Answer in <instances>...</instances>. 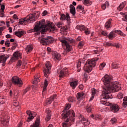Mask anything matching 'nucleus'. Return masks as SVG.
Masks as SVG:
<instances>
[{
  "label": "nucleus",
  "mask_w": 127,
  "mask_h": 127,
  "mask_svg": "<svg viewBox=\"0 0 127 127\" xmlns=\"http://www.w3.org/2000/svg\"><path fill=\"white\" fill-rule=\"evenodd\" d=\"M111 76L108 74H106L102 79V81L104 83V85L102 86V96L103 99H105V100L111 99L112 92H119L121 89V84H119V82H117L112 83H111Z\"/></svg>",
  "instance_id": "f257e3e1"
},
{
  "label": "nucleus",
  "mask_w": 127,
  "mask_h": 127,
  "mask_svg": "<svg viewBox=\"0 0 127 127\" xmlns=\"http://www.w3.org/2000/svg\"><path fill=\"white\" fill-rule=\"evenodd\" d=\"M71 108V104H68L65 107L64 110L63 111L62 114V119H66L67 117H69L70 121L75 122V112L73 110H68Z\"/></svg>",
  "instance_id": "f03ea898"
},
{
  "label": "nucleus",
  "mask_w": 127,
  "mask_h": 127,
  "mask_svg": "<svg viewBox=\"0 0 127 127\" xmlns=\"http://www.w3.org/2000/svg\"><path fill=\"white\" fill-rule=\"evenodd\" d=\"M98 60H99V58H95L91 59L90 61H87L83 67L84 70L87 73L91 72L92 70H93V67L96 66Z\"/></svg>",
  "instance_id": "7ed1b4c3"
},
{
  "label": "nucleus",
  "mask_w": 127,
  "mask_h": 127,
  "mask_svg": "<svg viewBox=\"0 0 127 127\" xmlns=\"http://www.w3.org/2000/svg\"><path fill=\"white\" fill-rule=\"evenodd\" d=\"M41 30V22L40 21L37 22V24L34 26L33 29L30 30V32H36L35 35H40V30Z\"/></svg>",
  "instance_id": "20e7f679"
},
{
  "label": "nucleus",
  "mask_w": 127,
  "mask_h": 127,
  "mask_svg": "<svg viewBox=\"0 0 127 127\" xmlns=\"http://www.w3.org/2000/svg\"><path fill=\"white\" fill-rule=\"evenodd\" d=\"M45 65L46 68L44 70V76L48 78V75L50 74V70H51V63H50V62H47Z\"/></svg>",
  "instance_id": "39448f33"
},
{
  "label": "nucleus",
  "mask_w": 127,
  "mask_h": 127,
  "mask_svg": "<svg viewBox=\"0 0 127 127\" xmlns=\"http://www.w3.org/2000/svg\"><path fill=\"white\" fill-rule=\"evenodd\" d=\"M60 41L63 43V44H64L65 46L66 47L65 51L66 52H70L71 51L72 48L71 46H70V44L68 43V42L66 41V40H64V39L62 38H60L59 39Z\"/></svg>",
  "instance_id": "423d86ee"
},
{
  "label": "nucleus",
  "mask_w": 127,
  "mask_h": 127,
  "mask_svg": "<svg viewBox=\"0 0 127 127\" xmlns=\"http://www.w3.org/2000/svg\"><path fill=\"white\" fill-rule=\"evenodd\" d=\"M12 82L14 85H19V87H21L23 85L22 80L19 78L18 76H13L12 77Z\"/></svg>",
  "instance_id": "0eeeda50"
},
{
  "label": "nucleus",
  "mask_w": 127,
  "mask_h": 127,
  "mask_svg": "<svg viewBox=\"0 0 127 127\" xmlns=\"http://www.w3.org/2000/svg\"><path fill=\"white\" fill-rule=\"evenodd\" d=\"M61 20H62L63 21H64V20H66L67 23L68 24H70L71 23V19L70 18V15H69V13H67L65 15L64 14H61V17L60 18Z\"/></svg>",
  "instance_id": "6e6552de"
},
{
  "label": "nucleus",
  "mask_w": 127,
  "mask_h": 127,
  "mask_svg": "<svg viewBox=\"0 0 127 127\" xmlns=\"http://www.w3.org/2000/svg\"><path fill=\"white\" fill-rule=\"evenodd\" d=\"M28 17L31 22H34L35 19H37L39 17V12H35L33 14H30Z\"/></svg>",
  "instance_id": "1a4fd4ad"
},
{
  "label": "nucleus",
  "mask_w": 127,
  "mask_h": 127,
  "mask_svg": "<svg viewBox=\"0 0 127 127\" xmlns=\"http://www.w3.org/2000/svg\"><path fill=\"white\" fill-rule=\"evenodd\" d=\"M10 55L3 54L0 56V63H2V66H5L6 60L9 58Z\"/></svg>",
  "instance_id": "9d476101"
},
{
  "label": "nucleus",
  "mask_w": 127,
  "mask_h": 127,
  "mask_svg": "<svg viewBox=\"0 0 127 127\" xmlns=\"http://www.w3.org/2000/svg\"><path fill=\"white\" fill-rule=\"evenodd\" d=\"M64 120L65 122L62 123V127H71V126L72 125V124L71 123H74V122L70 120L69 117H67L66 118L64 119Z\"/></svg>",
  "instance_id": "9b49d317"
},
{
  "label": "nucleus",
  "mask_w": 127,
  "mask_h": 127,
  "mask_svg": "<svg viewBox=\"0 0 127 127\" xmlns=\"http://www.w3.org/2000/svg\"><path fill=\"white\" fill-rule=\"evenodd\" d=\"M78 118L79 121H80L81 123L83 124L84 126H89V125H90V122H88V120L84 118V116H83L82 115H80Z\"/></svg>",
  "instance_id": "f8f14e48"
},
{
  "label": "nucleus",
  "mask_w": 127,
  "mask_h": 127,
  "mask_svg": "<svg viewBox=\"0 0 127 127\" xmlns=\"http://www.w3.org/2000/svg\"><path fill=\"white\" fill-rule=\"evenodd\" d=\"M27 115L29 116L27 122L29 123L31 120H33L34 119V116L35 117L36 115L34 114V112H32L30 110H27L26 111Z\"/></svg>",
  "instance_id": "ddd939ff"
},
{
  "label": "nucleus",
  "mask_w": 127,
  "mask_h": 127,
  "mask_svg": "<svg viewBox=\"0 0 127 127\" xmlns=\"http://www.w3.org/2000/svg\"><path fill=\"white\" fill-rule=\"evenodd\" d=\"M57 95L55 94L51 96L49 98L46 99L45 102L46 105H50L54 100L57 99Z\"/></svg>",
  "instance_id": "4468645a"
},
{
  "label": "nucleus",
  "mask_w": 127,
  "mask_h": 127,
  "mask_svg": "<svg viewBox=\"0 0 127 127\" xmlns=\"http://www.w3.org/2000/svg\"><path fill=\"white\" fill-rule=\"evenodd\" d=\"M110 109L113 113H118L120 111V107L117 104H111Z\"/></svg>",
  "instance_id": "2eb2a0df"
},
{
  "label": "nucleus",
  "mask_w": 127,
  "mask_h": 127,
  "mask_svg": "<svg viewBox=\"0 0 127 127\" xmlns=\"http://www.w3.org/2000/svg\"><path fill=\"white\" fill-rule=\"evenodd\" d=\"M85 98H86V95L83 92H78L76 94L77 100H83V99H85Z\"/></svg>",
  "instance_id": "dca6fc26"
},
{
  "label": "nucleus",
  "mask_w": 127,
  "mask_h": 127,
  "mask_svg": "<svg viewBox=\"0 0 127 127\" xmlns=\"http://www.w3.org/2000/svg\"><path fill=\"white\" fill-rule=\"evenodd\" d=\"M25 34H26V32H25V31L18 30L17 31L15 32V35L19 38L23 36V35H24Z\"/></svg>",
  "instance_id": "f3484780"
},
{
  "label": "nucleus",
  "mask_w": 127,
  "mask_h": 127,
  "mask_svg": "<svg viewBox=\"0 0 127 127\" xmlns=\"http://www.w3.org/2000/svg\"><path fill=\"white\" fill-rule=\"evenodd\" d=\"M46 113L47 114V117L45 118L46 122H49L51 119V111L49 109L46 110Z\"/></svg>",
  "instance_id": "a211bd4d"
},
{
  "label": "nucleus",
  "mask_w": 127,
  "mask_h": 127,
  "mask_svg": "<svg viewBox=\"0 0 127 127\" xmlns=\"http://www.w3.org/2000/svg\"><path fill=\"white\" fill-rule=\"evenodd\" d=\"M20 56V54H19L18 52H14L13 54V57H12L10 60V62H12V61H13V60H15V59L17 60V59H18V58Z\"/></svg>",
  "instance_id": "6ab92c4d"
},
{
  "label": "nucleus",
  "mask_w": 127,
  "mask_h": 127,
  "mask_svg": "<svg viewBox=\"0 0 127 127\" xmlns=\"http://www.w3.org/2000/svg\"><path fill=\"white\" fill-rule=\"evenodd\" d=\"M66 70L67 68H64L60 71L59 75L60 78H64V77H65V76H66V74L68 73Z\"/></svg>",
  "instance_id": "aec40b11"
},
{
  "label": "nucleus",
  "mask_w": 127,
  "mask_h": 127,
  "mask_svg": "<svg viewBox=\"0 0 127 127\" xmlns=\"http://www.w3.org/2000/svg\"><path fill=\"white\" fill-rule=\"evenodd\" d=\"M28 21H30L29 20V18H28V16L25 18H24V19H21L19 20V21L18 22V23H19V24H21V25H22V24H25L26 23H27V22H28Z\"/></svg>",
  "instance_id": "412c9836"
},
{
  "label": "nucleus",
  "mask_w": 127,
  "mask_h": 127,
  "mask_svg": "<svg viewBox=\"0 0 127 127\" xmlns=\"http://www.w3.org/2000/svg\"><path fill=\"white\" fill-rule=\"evenodd\" d=\"M53 57L54 60H60V58H61V55L60 54L54 52V54H53Z\"/></svg>",
  "instance_id": "4be33fe9"
},
{
  "label": "nucleus",
  "mask_w": 127,
  "mask_h": 127,
  "mask_svg": "<svg viewBox=\"0 0 127 127\" xmlns=\"http://www.w3.org/2000/svg\"><path fill=\"white\" fill-rule=\"evenodd\" d=\"M70 12L73 15H75L76 14V9L75 8V6L72 4L70 5Z\"/></svg>",
  "instance_id": "5701e85b"
},
{
  "label": "nucleus",
  "mask_w": 127,
  "mask_h": 127,
  "mask_svg": "<svg viewBox=\"0 0 127 127\" xmlns=\"http://www.w3.org/2000/svg\"><path fill=\"white\" fill-rule=\"evenodd\" d=\"M46 29H48V30H50L51 32H53L54 30H55V27H52V25L50 23H48L46 25Z\"/></svg>",
  "instance_id": "b1692460"
},
{
  "label": "nucleus",
  "mask_w": 127,
  "mask_h": 127,
  "mask_svg": "<svg viewBox=\"0 0 127 127\" xmlns=\"http://www.w3.org/2000/svg\"><path fill=\"white\" fill-rule=\"evenodd\" d=\"M116 30H113L112 32H110V34L108 35V38L109 39H112V38H114L117 36V35L115 34Z\"/></svg>",
  "instance_id": "393cba45"
},
{
  "label": "nucleus",
  "mask_w": 127,
  "mask_h": 127,
  "mask_svg": "<svg viewBox=\"0 0 127 127\" xmlns=\"http://www.w3.org/2000/svg\"><path fill=\"white\" fill-rule=\"evenodd\" d=\"M42 28V30H41L40 32L42 34H44L48 29H46V25H43L42 24V25H41V29Z\"/></svg>",
  "instance_id": "a878e982"
},
{
  "label": "nucleus",
  "mask_w": 127,
  "mask_h": 127,
  "mask_svg": "<svg viewBox=\"0 0 127 127\" xmlns=\"http://www.w3.org/2000/svg\"><path fill=\"white\" fill-rule=\"evenodd\" d=\"M113 20L112 19H109L107 22L105 23V26L106 29L111 28V24Z\"/></svg>",
  "instance_id": "bb28decb"
},
{
  "label": "nucleus",
  "mask_w": 127,
  "mask_h": 127,
  "mask_svg": "<svg viewBox=\"0 0 127 127\" xmlns=\"http://www.w3.org/2000/svg\"><path fill=\"white\" fill-rule=\"evenodd\" d=\"M78 85V81H73L70 83V86L72 87V89H75L76 86Z\"/></svg>",
  "instance_id": "cd10ccee"
},
{
  "label": "nucleus",
  "mask_w": 127,
  "mask_h": 127,
  "mask_svg": "<svg viewBox=\"0 0 127 127\" xmlns=\"http://www.w3.org/2000/svg\"><path fill=\"white\" fill-rule=\"evenodd\" d=\"M86 27H85V26L81 25H77L75 28L76 29H78L79 30H80V31H84V30H85V29Z\"/></svg>",
  "instance_id": "c85d7f7f"
},
{
  "label": "nucleus",
  "mask_w": 127,
  "mask_h": 127,
  "mask_svg": "<svg viewBox=\"0 0 127 127\" xmlns=\"http://www.w3.org/2000/svg\"><path fill=\"white\" fill-rule=\"evenodd\" d=\"M127 3L126 2H123L122 3L120 4V5L118 7L117 9L121 11L122 9H124V7L126 6Z\"/></svg>",
  "instance_id": "c756f323"
},
{
  "label": "nucleus",
  "mask_w": 127,
  "mask_h": 127,
  "mask_svg": "<svg viewBox=\"0 0 127 127\" xmlns=\"http://www.w3.org/2000/svg\"><path fill=\"white\" fill-rule=\"evenodd\" d=\"M47 44H50L51 43H53V37L51 36L47 37Z\"/></svg>",
  "instance_id": "7c9ffc66"
},
{
  "label": "nucleus",
  "mask_w": 127,
  "mask_h": 127,
  "mask_svg": "<svg viewBox=\"0 0 127 127\" xmlns=\"http://www.w3.org/2000/svg\"><path fill=\"white\" fill-rule=\"evenodd\" d=\"M40 42L43 45H47V38H42L40 39Z\"/></svg>",
  "instance_id": "2f4dec72"
},
{
  "label": "nucleus",
  "mask_w": 127,
  "mask_h": 127,
  "mask_svg": "<svg viewBox=\"0 0 127 127\" xmlns=\"http://www.w3.org/2000/svg\"><path fill=\"white\" fill-rule=\"evenodd\" d=\"M109 5H110V4L109 3V2L106 1L104 3L101 5V7L102 9L105 10V9H106V8L108 7V6H109Z\"/></svg>",
  "instance_id": "473e14b6"
},
{
  "label": "nucleus",
  "mask_w": 127,
  "mask_h": 127,
  "mask_svg": "<svg viewBox=\"0 0 127 127\" xmlns=\"http://www.w3.org/2000/svg\"><path fill=\"white\" fill-rule=\"evenodd\" d=\"M82 2L84 5H91L92 2L90 0H83Z\"/></svg>",
  "instance_id": "72a5a7b5"
},
{
  "label": "nucleus",
  "mask_w": 127,
  "mask_h": 127,
  "mask_svg": "<svg viewBox=\"0 0 127 127\" xmlns=\"http://www.w3.org/2000/svg\"><path fill=\"white\" fill-rule=\"evenodd\" d=\"M39 119H37L36 120V121L35 122V124H34L33 125L31 126V127H39V123H40Z\"/></svg>",
  "instance_id": "f704fd0d"
},
{
  "label": "nucleus",
  "mask_w": 127,
  "mask_h": 127,
  "mask_svg": "<svg viewBox=\"0 0 127 127\" xmlns=\"http://www.w3.org/2000/svg\"><path fill=\"white\" fill-rule=\"evenodd\" d=\"M104 46L105 47H109L110 46H114V43H111L110 42H106L103 44Z\"/></svg>",
  "instance_id": "c9c22d12"
},
{
  "label": "nucleus",
  "mask_w": 127,
  "mask_h": 127,
  "mask_svg": "<svg viewBox=\"0 0 127 127\" xmlns=\"http://www.w3.org/2000/svg\"><path fill=\"white\" fill-rule=\"evenodd\" d=\"M101 104L102 105H105V106H109L110 107V108H111V105H113L112 103H110V102H107L104 100H101L100 101Z\"/></svg>",
  "instance_id": "e433bc0d"
},
{
  "label": "nucleus",
  "mask_w": 127,
  "mask_h": 127,
  "mask_svg": "<svg viewBox=\"0 0 127 127\" xmlns=\"http://www.w3.org/2000/svg\"><path fill=\"white\" fill-rule=\"evenodd\" d=\"M121 13H122V14H123V18H122V20L123 21H125L126 22H127V13H122L121 12Z\"/></svg>",
  "instance_id": "4c0bfd02"
},
{
  "label": "nucleus",
  "mask_w": 127,
  "mask_h": 127,
  "mask_svg": "<svg viewBox=\"0 0 127 127\" xmlns=\"http://www.w3.org/2000/svg\"><path fill=\"white\" fill-rule=\"evenodd\" d=\"M35 80L33 81V84H34L35 85L37 84L38 82H39V76L37 75H35L34 76Z\"/></svg>",
  "instance_id": "58836bf2"
},
{
  "label": "nucleus",
  "mask_w": 127,
  "mask_h": 127,
  "mask_svg": "<svg viewBox=\"0 0 127 127\" xmlns=\"http://www.w3.org/2000/svg\"><path fill=\"white\" fill-rule=\"evenodd\" d=\"M1 124L3 125L5 127H7L8 126V120H5V119H3Z\"/></svg>",
  "instance_id": "ea45409f"
},
{
  "label": "nucleus",
  "mask_w": 127,
  "mask_h": 127,
  "mask_svg": "<svg viewBox=\"0 0 127 127\" xmlns=\"http://www.w3.org/2000/svg\"><path fill=\"white\" fill-rule=\"evenodd\" d=\"M76 67L77 69V72L81 71V62L79 61L76 64Z\"/></svg>",
  "instance_id": "a19ab883"
},
{
  "label": "nucleus",
  "mask_w": 127,
  "mask_h": 127,
  "mask_svg": "<svg viewBox=\"0 0 127 127\" xmlns=\"http://www.w3.org/2000/svg\"><path fill=\"white\" fill-rule=\"evenodd\" d=\"M33 49V48L32 47V46L29 45L26 48V52H31V51H32Z\"/></svg>",
  "instance_id": "79ce46f5"
},
{
  "label": "nucleus",
  "mask_w": 127,
  "mask_h": 127,
  "mask_svg": "<svg viewBox=\"0 0 127 127\" xmlns=\"http://www.w3.org/2000/svg\"><path fill=\"white\" fill-rule=\"evenodd\" d=\"M5 102L4 97H0V105H3Z\"/></svg>",
  "instance_id": "37998d69"
},
{
  "label": "nucleus",
  "mask_w": 127,
  "mask_h": 127,
  "mask_svg": "<svg viewBox=\"0 0 127 127\" xmlns=\"http://www.w3.org/2000/svg\"><path fill=\"white\" fill-rule=\"evenodd\" d=\"M67 30H68V28L65 26H62L61 28L60 31H63V32H67Z\"/></svg>",
  "instance_id": "c03bdc74"
},
{
  "label": "nucleus",
  "mask_w": 127,
  "mask_h": 127,
  "mask_svg": "<svg viewBox=\"0 0 127 127\" xmlns=\"http://www.w3.org/2000/svg\"><path fill=\"white\" fill-rule=\"evenodd\" d=\"M68 101L69 103H73V102H75V98L70 96L68 98Z\"/></svg>",
  "instance_id": "a18cd8bd"
},
{
  "label": "nucleus",
  "mask_w": 127,
  "mask_h": 127,
  "mask_svg": "<svg viewBox=\"0 0 127 127\" xmlns=\"http://www.w3.org/2000/svg\"><path fill=\"white\" fill-rule=\"evenodd\" d=\"M115 33H117L119 35H121V36H124V33L120 30H117L115 31Z\"/></svg>",
  "instance_id": "49530a36"
},
{
  "label": "nucleus",
  "mask_w": 127,
  "mask_h": 127,
  "mask_svg": "<svg viewBox=\"0 0 127 127\" xmlns=\"http://www.w3.org/2000/svg\"><path fill=\"white\" fill-rule=\"evenodd\" d=\"M86 111L87 113H91V112H92V106L88 105L86 107Z\"/></svg>",
  "instance_id": "de8ad7c7"
},
{
  "label": "nucleus",
  "mask_w": 127,
  "mask_h": 127,
  "mask_svg": "<svg viewBox=\"0 0 127 127\" xmlns=\"http://www.w3.org/2000/svg\"><path fill=\"white\" fill-rule=\"evenodd\" d=\"M112 66L114 69H118V68H119V64L113 63L112 64Z\"/></svg>",
  "instance_id": "09e8293b"
},
{
  "label": "nucleus",
  "mask_w": 127,
  "mask_h": 127,
  "mask_svg": "<svg viewBox=\"0 0 127 127\" xmlns=\"http://www.w3.org/2000/svg\"><path fill=\"white\" fill-rule=\"evenodd\" d=\"M105 66H106V63H102L99 66L100 70H103V69H104Z\"/></svg>",
  "instance_id": "8fccbe9b"
},
{
  "label": "nucleus",
  "mask_w": 127,
  "mask_h": 127,
  "mask_svg": "<svg viewBox=\"0 0 127 127\" xmlns=\"http://www.w3.org/2000/svg\"><path fill=\"white\" fill-rule=\"evenodd\" d=\"M84 33H85L86 35L90 34V31H89V29L87 27L84 29Z\"/></svg>",
  "instance_id": "3c124183"
},
{
  "label": "nucleus",
  "mask_w": 127,
  "mask_h": 127,
  "mask_svg": "<svg viewBox=\"0 0 127 127\" xmlns=\"http://www.w3.org/2000/svg\"><path fill=\"white\" fill-rule=\"evenodd\" d=\"M29 90H30V87L29 86L27 87L25 90H24L23 94L25 95V94H26V93H27V92H28Z\"/></svg>",
  "instance_id": "603ef678"
},
{
  "label": "nucleus",
  "mask_w": 127,
  "mask_h": 127,
  "mask_svg": "<svg viewBox=\"0 0 127 127\" xmlns=\"http://www.w3.org/2000/svg\"><path fill=\"white\" fill-rule=\"evenodd\" d=\"M118 98L119 99H123V98H124V95L123 94V93H119L118 94Z\"/></svg>",
  "instance_id": "864d4df0"
},
{
  "label": "nucleus",
  "mask_w": 127,
  "mask_h": 127,
  "mask_svg": "<svg viewBox=\"0 0 127 127\" xmlns=\"http://www.w3.org/2000/svg\"><path fill=\"white\" fill-rule=\"evenodd\" d=\"M66 39L67 40V43L68 44H69V43H73L74 42V40H73L72 38H68Z\"/></svg>",
  "instance_id": "5fc2aeb1"
},
{
  "label": "nucleus",
  "mask_w": 127,
  "mask_h": 127,
  "mask_svg": "<svg viewBox=\"0 0 127 127\" xmlns=\"http://www.w3.org/2000/svg\"><path fill=\"white\" fill-rule=\"evenodd\" d=\"M5 29V26H2L0 27V35H2V31Z\"/></svg>",
  "instance_id": "6e6d98bb"
},
{
  "label": "nucleus",
  "mask_w": 127,
  "mask_h": 127,
  "mask_svg": "<svg viewBox=\"0 0 127 127\" xmlns=\"http://www.w3.org/2000/svg\"><path fill=\"white\" fill-rule=\"evenodd\" d=\"M13 105L14 106V107H18L19 106V104L18 103V102L14 101L13 102Z\"/></svg>",
  "instance_id": "4d7b16f0"
},
{
  "label": "nucleus",
  "mask_w": 127,
  "mask_h": 127,
  "mask_svg": "<svg viewBox=\"0 0 127 127\" xmlns=\"http://www.w3.org/2000/svg\"><path fill=\"white\" fill-rule=\"evenodd\" d=\"M63 24H62V23L60 22H59L58 23H57V26L59 28H62V25H63Z\"/></svg>",
  "instance_id": "13d9d810"
},
{
  "label": "nucleus",
  "mask_w": 127,
  "mask_h": 127,
  "mask_svg": "<svg viewBox=\"0 0 127 127\" xmlns=\"http://www.w3.org/2000/svg\"><path fill=\"white\" fill-rule=\"evenodd\" d=\"M112 124H116L117 123V119L116 118H113L111 120Z\"/></svg>",
  "instance_id": "bf43d9fd"
},
{
  "label": "nucleus",
  "mask_w": 127,
  "mask_h": 127,
  "mask_svg": "<svg viewBox=\"0 0 127 127\" xmlns=\"http://www.w3.org/2000/svg\"><path fill=\"white\" fill-rule=\"evenodd\" d=\"M10 44V42H9V40H8L5 41V46H7V47H9Z\"/></svg>",
  "instance_id": "052dcab7"
},
{
  "label": "nucleus",
  "mask_w": 127,
  "mask_h": 127,
  "mask_svg": "<svg viewBox=\"0 0 127 127\" xmlns=\"http://www.w3.org/2000/svg\"><path fill=\"white\" fill-rule=\"evenodd\" d=\"M123 101H124V102H123V104L122 105V107H123L124 108H127V101H125V100H124V99H123Z\"/></svg>",
  "instance_id": "680f3d73"
},
{
  "label": "nucleus",
  "mask_w": 127,
  "mask_h": 127,
  "mask_svg": "<svg viewBox=\"0 0 127 127\" xmlns=\"http://www.w3.org/2000/svg\"><path fill=\"white\" fill-rule=\"evenodd\" d=\"M77 8H78V9H80L81 10H84V7H83L82 5H78L77 6Z\"/></svg>",
  "instance_id": "e2e57ef3"
},
{
  "label": "nucleus",
  "mask_w": 127,
  "mask_h": 127,
  "mask_svg": "<svg viewBox=\"0 0 127 127\" xmlns=\"http://www.w3.org/2000/svg\"><path fill=\"white\" fill-rule=\"evenodd\" d=\"M47 86H48V81L46 79L44 81V86L47 87Z\"/></svg>",
  "instance_id": "0e129e2a"
},
{
  "label": "nucleus",
  "mask_w": 127,
  "mask_h": 127,
  "mask_svg": "<svg viewBox=\"0 0 127 127\" xmlns=\"http://www.w3.org/2000/svg\"><path fill=\"white\" fill-rule=\"evenodd\" d=\"M95 95H96V90L95 88H93L92 90V95L95 96Z\"/></svg>",
  "instance_id": "69168bd1"
},
{
  "label": "nucleus",
  "mask_w": 127,
  "mask_h": 127,
  "mask_svg": "<svg viewBox=\"0 0 127 127\" xmlns=\"http://www.w3.org/2000/svg\"><path fill=\"white\" fill-rule=\"evenodd\" d=\"M4 8H5L4 5H3V4L1 5V6H0V9H1V10H2L1 11L2 12L4 11Z\"/></svg>",
  "instance_id": "338daca9"
},
{
  "label": "nucleus",
  "mask_w": 127,
  "mask_h": 127,
  "mask_svg": "<svg viewBox=\"0 0 127 127\" xmlns=\"http://www.w3.org/2000/svg\"><path fill=\"white\" fill-rule=\"evenodd\" d=\"M101 115H95V120H98V119H100Z\"/></svg>",
  "instance_id": "774afa93"
}]
</instances>
